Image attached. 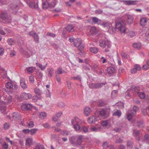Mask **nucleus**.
Returning a JSON list of instances; mask_svg holds the SVG:
<instances>
[{"label": "nucleus", "mask_w": 149, "mask_h": 149, "mask_svg": "<svg viewBox=\"0 0 149 149\" xmlns=\"http://www.w3.org/2000/svg\"><path fill=\"white\" fill-rule=\"evenodd\" d=\"M83 123V121L77 117H75L71 120V123L73 126V128L76 131L80 130L81 128V125Z\"/></svg>", "instance_id": "nucleus-1"}, {"label": "nucleus", "mask_w": 149, "mask_h": 149, "mask_svg": "<svg viewBox=\"0 0 149 149\" xmlns=\"http://www.w3.org/2000/svg\"><path fill=\"white\" fill-rule=\"evenodd\" d=\"M100 46L102 48H104L107 47L105 49L106 52H108L110 51L111 45L110 42L107 40L103 39L100 40L99 42Z\"/></svg>", "instance_id": "nucleus-2"}, {"label": "nucleus", "mask_w": 149, "mask_h": 149, "mask_svg": "<svg viewBox=\"0 0 149 149\" xmlns=\"http://www.w3.org/2000/svg\"><path fill=\"white\" fill-rule=\"evenodd\" d=\"M0 18L3 22L5 23H8L10 22L11 20V16L7 12H4L0 15Z\"/></svg>", "instance_id": "nucleus-3"}, {"label": "nucleus", "mask_w": 149, "mask_h": 149, "mask_svg": "<svg viewBox=\"0 0 149 149\" xmlns=\"http://www.w3.org/2000/svg\"><path fill=\"white\" fill-rule=\"evenodd\" d=\"M12 100V96H9L7 99L6 101L5 102H4L2 101H0V108L2 112H4L6 109V106H5V104L6 103H9L11 102Z\"/></svg>", "instance_id": "nucleus-4"}, {"label": "nucleus", "mask_w": 149, "mask_h": 149, "mask_svg": "<svg viewBox=\"0 0 149 149\" xmlns=\"http://www.w3.org/2000/svg\"><path fill=\"white\" fill-rule=\"evenodd\" d=\"M74 46L77 47L80 51L82 50L84 47V46L82 44V40L80 38H78L74 39Z\"/></svg>", "instance_id": "nucleus-5"}, {"label": "nucleus", "mask_w": 149, "mask_h": 149, "mask_svg": "<svg viewBox=\"0 0 149 149\" xmlns=\"http://www.w3.org/2000/svg\"><path fill=\"white\" fill-rule=\"evenodd\" d=\"M106 84V83L104 82L92 83L89 84V87L92 89H97L102 87Z\"/></svg>", "instance_id": "nucleus-6"}, {"label": "nucleus", "mask_w": 149, "mask_h": 149, "mask_svg": "<svg viewBox=\"0 0 149 149\" xmlns=\"http://www.w3.org/2000/svg\"><path fill=\"white\" fill-rule=\"evenodd\" d=\"M133 87L131 86V90L130 91H132L133 92L134 91H135V92L137 94H139V97L142 99H144L146 96V95L145 93L143 92H139V91H138V88L136 87H134V88L133 89H132V88Z\"/></svg>", "instance_id": "nucleus-7"}, {"label": "nucleus", "mask_w": 149, "mask_h": 149, "mask_svg": "<svg viewBox=\"0 0 149 149\" xmlns=\"http://www.w3.org/2000/svg\"><path fill=\"white\" fill-rule=\"evenodd\" d=\"M19 7L18 6L15 4H12L10 5L9 10L10 12L16 14L18 11Z\"/></svg>", "instance_id": "nucleus-8"}, {"label": "nucleus", "mask_w": 149, "mask_h": 149, "mask_svg": "<svg viewBox=\"0 0 149 149\" xmlns=\"http://www.w3.org/2000/svg\"><path fill=\"white\" fill-rule=\"evenodd\" d=\"M13 119L17 121H19L21 120L22 117L20 114L18 113L14 112L12 115Z\"/></svg>", "instance_id": "nucleus-9"}, {"label": "nucleus", "mask_w": 149, "mask_h": 149, "mask_svg": "<svg viewBox=\"0 0 149 149\" xmlns=\"http://www.w3.org/2000/svg\"><path fill=\"white\" fill-rule=\"evenodd\" d=\"M36 4H36L35 3L32 2H30L28 4L30 8H34L38 11H39L40 9L38 7V3L37 2Z\"/></svg>", "instance_id": "nucleus-10"}, {"label": "nucleus", "mask_w": 149, "mask_h": 149, "mask_svg": "<svg viewBox=\"0 0 149 149\" xmlns=\"http://www.w3.org/2000/svg\"><path fill=\"white\" fill-rule=\"evenodd\" d=\"M100 114L102 116L104 117V118H107L109 116V113L107 110L102 109L100 112Z\"/></svg>", "instance_id": "nucleus-11"}, {"label": "nucleus", "mask_w": 149, "mask_h": 149, "mask_svg": "<svg viewBox=\"0 0 149 149\" xmlns=\"http://www.w3.org/2000/svg\"><path fill=\"white\" fill-rule=\"evenodd\" d=\"M21 107L23 110L30 111L31 109L32 108V106L30 104H24L22 105Z\"/></svg>", "instance_id": "nucleus-12"}, {"label": "nucleus", "mask_w": 149, "mask_h": 149, "mask_svg": "<svg viewBox=\"0 0 149 149\" xmlns=\"http://www.w3.org/2000/svg\"><path fill=\"white\" fill-rule=\"evenodd\" d=\"M97 118L96 116H91L88 118V121L90 123H95L97 121Z\"/></svg>", "instance_id": "nucleus-13"}, {"label": "nucleus", "mask_w": 149, "mask_h": 149, "mask_svg": "<svg viewBox=\"0 0 149 149\" xmlns=\"http://www.w3.org/2000/svg\"><path fill=\"white\" fill-rule=\"evenodd\" d=\"M92 24H97L98 25L101 24V20L96 17H93L92 18Z\"/></svg>", "instance_id": "nucleus-14"}, {"label": "nucleus", "mask_w": 149, "mask_h": 149, "mask_svg": "<svg viewBox=\"0 0 149 149\" xmlns=\"http://www.w3.org/2000/svg\"><path fill=\"white\" fill-rule=\"evenodd\" d=\"M21 96L22 98L24 100L30 99L32 97V95L31 94L26 93H22Z\"/></svg>", "instance_id": "nucleus-15"}, {"label": "nucleus", "mask_w": 149, "mask_h": 149, "mask_svg": "<svg viewBox=\"0 0 149 149\" xmlns=\"http://www.w3.org/2000/svg\"><path fill=\"white\" fill-rule=\"evenodd\" d=\"M127 5H135L136 4V2L137 1L136 0H127L123 1Z\"/></svg>", "instance_id": "nucleus-16"}, {"label": "nucleus", "mask_w": 149, "mask_h": 149, "mask_svg": "<svg viewBox=\"0 0 149 149\" xmlns=\"http://www.w3.org/2000/svg\"><path fill=\"white\" fill-rule=\"evenodd\" d=\"M127 22L129 24H131L132 23L134 19L133 16L131 15H127Z\"/></svg>", "instance_id": "nucleus-17"}, {"label": "nucleus", "mask_w": 149, "mask_h": 149, "mask_svg": "<svg viewBox=\"0 0 149 149\" xmlns=\"http://www.w3.org/2000/svg\"><path fill=\"white\" fill-rule=\"evenodd\" d=\"M83 141V137L82 136H79L77 137L76 145H80L81 143Z\"/></svg>", "instance_id": "nucleus-18"}, {"label": "nucleus", "mask_w": 149, "mask_h": 149, "mask_svg": "<svg viewBox=\"0 0 149 149\" xmlns=\"http://www.w3.org/2000/svg\"><path fill=\"white\" fill-rule=\"evenodd\" d=\"M20 86L23 89H25L27 88V85L25 82L24 79L21 78L20 79Z\"/></svg>", "instance_id": "nucleus-19"}, {"label": "nucleus", "mask_w": 149, "mask_h": 149, "mask_svg": "<svg viewBox=\"0 0 149 149\" xmlns=\"http://www.w3.org/2000/svg\"><path fill=\"white\" fill-rule=\"evenodd\" d=\"M147 22L146 19L144 17H142L140 19V23L141 26H145L146 25Z\"/></svg>", "instance_id": "nucleus-20"}, {"label": "nucleus", "mask_w": 149, "mask_h": 149, "mask_svg": "<svg viewBox=\"0 0 149 149\" xmlns=\"http://www.w3.org/2000/svg\"><path fill=\"white\" fill-rule=\"evenodd\" d=\"M49 7H50V5L46 0L44 2H43L42 3V7L43 9H46Z\"/></svg>", "instance_id": "nucleus-21"}, {"label": "nucleus", "mask_w": 149, "mask_h": 149, "mask_svg": "<svg viewBox=\"0 0 149 149\" xmlns=\"http://www.w3.org/2000/svg\"><path fill=\"white\" fill-rule=\"evenodd\" d=\"M50 5V7H54L56 4V0H46Z\"/></svg>", "instance_id": "nucleus-22"}, {"label": "nucleus", "mask_w": 149, "mask_h": 149, "mask_svg": "<svg viewBox=\"0 0 149 149\" xmlns=\"http://www.w3.org/2000/svg\"><path fill=\"white\" fill-rule=\"evenodd\" d=\"M77 137L76 136H72L69 139L70 142L73 145H76Z\"/></svg>", "instance_id": "nucleus-23"}, {"label": "nucleus", "mask_w": 149, "mask_h": 149, "mask_svg": "<svg viewBox=\"0 0 149 149\" xmlns=\"http://www.w3.org/2000/svg\"><path fill=\"white\" fill-rule=\"evenodd\" d=\"M139 134V131L135 130H134L133 132V135L134 136L136 137L137 138V140L138 141H139L140 139L139 137H138Z\"/></svg>", "instance_id": "nucleus-24"}, {"label": "nucleus", "mask_w": 149, "mask_h": 149, "mask_svg": "<svg viewBox=\"0 0 149 149\" xmlns=\"http://www.w3.org/2000/svg\"><path fill=\"white\" fill-rule=\"evenodd\" d=\"M115 26L116 29L121 31V22H116Z\"/></svg>", "instance_id": "nucleus-25"}, {"label": "nucleus", "mask_w": 149, "mask_h": 149, "mask_svg": "<svg viewBox=\"0 0 149 149\" xmlns=\"http://www.w3.org/2000/svg\"><path fill=\"white\" fill-rule=\"evenodd\" d=\"M34 92L36 94L38 95H40L42 94V91L38 88L37 87L34 88Z\"/></svg>", "instance_id": "nucleus-26"}, {"label": "nucleus", "mask_w": 149, "mask_h": 149, "mask_svg": "<svg viewBox=\"0 0 149 149\" xmlns=\"http://www.w3.org/2000/svg\"><path fill=\"white\" fill-rule=\"evenodd\" d=\"M65 29L69 32H73L74 31V27L71 25H68L65 28Z\"/></svg>", "instance_id": "nucleus-27"}, {"label": "nucleus", "mask_w": 149, "mask_h": 149, "mask_svg": "<svg viewBox=\"0 0 149 149\" xmlns=\"http://www.w3.org/2000/svg\"><path fill=\"white\" fill-rule=\"evenodd\" d=\"M115 71V68L112 67H108L107 69V72L109 74H111L113 73Z\"/></svg>", "instance_id": "nucleus-28"}, {"label": "nucleus", "mask_w": 149, "mask_h": 149, "mask_svg": "<svg viewBox=\"0 0 149 149\" xmlns=\"http://www.w3.org/2000/svg\"><path fill=\"white\" fill-rule=\"evenodd\" d=\"M8 44L10 45H14L16 42V40L12 38L8 39L7 40Z\"/></svg>", "instance_id": "nucleus-29"}, {"label": "nucleus", "mask_w": 149, "mask_h": 149, "mask_svg": "<svg viewBox=\"0 0 149 149\" xmlns=\"http://www.w3.org/2000/svg\"><path fill=\"white\" fill-rule=\"evenodd\" d=\"M139 110V108L137 106H134L132 110L131 111V113L133 115H134Z\"/></svg>", "instance_id": "nucleus-30"}, {"label": "nucleus", "mask_w": 149, "mask_h": 149, "mask_svg": "<svg viewBox=\"0 0 149 149\" xmlns=\"http://www.w3.org/2000/svg\"><path fill=\"white\" fill-rule=\"evenodd\" d=\"M91 110L90 108L88 107H86L84 110V112L86 116H88L90 113Z\"/></svg>", "instance_id": "nucleus-31"}, {"label": "nucleus", "mask_w": 149, "mask_h": 149, "mask_svg": "<svg viewBox=\"0 0 149 149\" xmlns=\"http://www.w3.org/2000/svg\"><path fill=\"white\" fill-rule=\"evenodd\" d=\"M46 113L44 112H41L39 114V117L41 119H43L46 116Z\"/></svg>", "instance_id": "nucleus-32"}, {"label": "nucleus", "mask_w": 149, "mask_h": 149, "mask_svg": "<svg viewBox=\"0 0 149 149\" xmlns=\"http://www.w3.org/2000/svg\"><path fill=\"white\" fill-rule=\"evenodd\" d=\"M133 47L134 48L137 49H139L141 48V45L140 43H134L133 44Z\"/></svg>", "instance_id": "nucleus-33"}, {"label": "nucleus", "mask_w": 149, "mask_h": 149, "mask_svg": "<svg viewBox=\"0 0 149 149\" xmlns=\"http://www.w3.org/2000/svg\"><path fill=\"white\" fill-rule=\"evenodd\" d=\"M33 140L31 138H28L27 139L26 142V145L28 146H30L32 143Z\"/></svg>", "instance_id": "nucleus-34"}, {"label": "nucleus", "mask_w": 149, "mask_h": 149, "mask_svg": "<svg viewBox=\"0 0 149 149\" xmlns=\"http://www.w3.org/2000/svg\"><path fill=\"white\" fill-rule=\"evenodd\" d=\"M80 132L86 133L88 132V130L86 127L85 126H82L81 127Z\"/></svg>", "instance_id": "nucleus-35"}, {"label": "nucleus", "mask_w": 149, "mask_h": 149, "mask_svg": "<svg viewBox=\"0 0 149 149\" xmlns=\"http://www.w3.org/2000/svg\"><path fill=\"white\" fill-rule=\"evenodd\" d=\"M90 51L94 54H96L99 50L98 48L97 47H91L90 49Z\"/></svg>", "instance_id": "nucleus-36"}, {"label": "nucleus", "mask_w": 149, "mask_h": 149, "mask_svg": "<svg viewBox=\"0 0 149 149\" xmlns=\"http://www.w3.org/2000/svg\"><path fill=\"white\" fill-rule=\"evenodd\" d=\"M113 116H117L118 117H120L121 115V112L120 110H117L116 111L114 112L113 114Z\"/></svg>", "instance_id": "nucleus-37"}, {"label": "nucleus", "mask_w": 149, "mask_h": 149, "mask_svg": "<svg viewBox=\"0 0 149 149\" xmlns=\"http://www.w3.org/2000/svg\"><path fill=\"white\" fill-rule=\"evenodd\" d=\"M137 126L139 128H142L144 126L143 122L142 120H139L136 123Z\"/></svg>", "instance_id": "nucleus-38"}, {"label": "nucleus", "mask_w": 149, "mask_h": 149, "mask_svg": "<svg viewBox=\"0 0 149 149\" xmlns=\"http://www.w3.org/2000/svg\"><path fill=\"white\" fill-rule=\"evenodd\" d=\"M136 32L133 31H130L128 32V36L132 38L136 36Z\"/></svg>", "instance_id": "nucleus-39"}, {"label": "nucleus", "mask_w": 149, "mask_h": 149, "mask_svg": "<svg viewBox=\"0 0 149 149\" xmlns=\"http://www.w3.org/2000/svg\"><path fill=\"white\" fill-rule=\"evenodd\" d=\"M54 70L51 68H49L48 69V76L50 77H52V75L53 73Z\"/></svg>", "instance_id": "nucleus-40"}, {"label": "nucleus", "mask_w": 149, "mask_h": 149, "mask_svg": "<svg viewBox=\"0 0 149 149\" xmlns=\"http://www.w3.org/2000/svg\"><path fill=\"white\" fill-rule=\"evenodd\" d=\"M6 88L8 89H10L13 87V85L12 83L9 82L6 83Z\"/></svg>", "instance_id": "nucleus-41"}, {"label": "nucleus", "mask_w": 149, "mask_h": 149, "mask_svg": "<svg viewBox=\"0 0 149 149\" xmlns=\"http://www.w3.org/2000/svg\"><path fill=\"white\" fill-rule=\"evenodd\" d=\"M90 32L93 34H95L96 32V28L95 26H92L90 29Z\"/></svg>", "instance_id": "nucleus-42"}, {"label": "nucleus", "mask_w": 149, "mask_h": 149, "mask_svg": "<svg viewBox=\"0 0 149 149\" xmlns=\"http://www.w3.org/2000/svg\"><path fill=\"white\" fill-rule=\"evenodd\" d=\"M117 91L116 90H114L112 91L111 93L112 97L114 98L117 95Z\"/></svg>", "instance_id": "nucleus-43"}, {"label": "nucleus", "mask_w": 149, "mask_h": 149, "mask_svg": "<svg viewBox=\"0 0 149 149\" xmlns=\"http://www.w3.org/2000/svg\"><path fill=\"white\" fill-rule=\"evenodd\" d=\"M36 65L37 66H38L39 68H40L42 70H44V69H45L46 66H43L42 65L40 64L39 63H36Z\"/></svg>", "instance_id": "nucleus-44"}, {"label": "nucleus", "mask_w": 149, "mask_h": 149, "mask_svg": "<svg viewBox=\"0 0 149 149\" xmlns=\"http://www.w3.org/2000/svg\"><path fill=\"white\" fill-rule=\"evenodd\" d=\"M34 149H44L43 145L40 144L36 145Z\"/></svg>", "instance_id": "nucleus-45"}, {"label": "nucleus", "mask_w": 149, "mask_h": 149, "mask_svg": "<svg viewBox=\"0 0 149 149\" xmlns=\"http://www.w3.org/2000/svg\"><path fill=\"white\" fill-rule=\"evenodd\" d=\"M37 130V129H33L30 130L29 132L31 134L33 135L36 133Z\"/></svg>", "instance_id": "nucleus-46"}, {"label": "nucleus", "mask_w": 149, "mask_h": 149, "mask_svg": "<svg viewBox=\"0 0 149 149\" xmlns=\"http://www.w3.org/2000/svg\"><path fill=\"white\" fill-rule=\"evenodd\" d=\"M34 38V40L36 42L38 43L39 42V37L38 35L36 33V34L34 35V36L33 37Z\"/></svg>", "instance_id": "nucleus-47"}, {"label": "nucleus", "mask_w": 149, "mask_h": 149, "mask_svg": "<svg viewBox=\"0 0 149 149\" xmlns=\"http://www.w3.org/2000/svg\"><path fill=\"white\" fill-rule=\"evenodd\" d=\"M26 69L29 73L31 74L33 72V68L31 67L26 68Z\"/></svg>", "instance_id": "nucleus-48"}, {"label": "nucleus", "mask_w": 149, "mask_h": 149, "mask_svg": "<svg viewBox=\"0 0 149 149\" xmlns=\"http://www.w3.org/2000/svg\"><path fill=\"white\" fill-rule=\"evenodd\" d=\"M65 106L64 103L63 102H59L58 103V106L60 108H62L64 107Z\"/></svg>", "instance_id": "nucleus-49"}, {"label": "nucleus", "mask_w": 149, "mask_h": 149, "mask_svg": "<svg viewBox=\"0 0 149 149\" xmlns=\"http://www.w3.org/2000/svg\"><path fill=\"white\" fill-rule=\"evenodd\" d=\"M29 80L30 82L31 83H33L34 81V76H30L29 77Z\"/></svg>", "instance_id": "nucleus-50"}, {"label": "nucleus", "mask_w": 149, "mask_h": 149, "mask_svg": "<svg viewBox=\"0 0 149 149\" xmlns=\"http://www.w3.org/2000/svg\"><path fill=\"white\" fill-rule=\"evenodd\" d=\"M115 137L116 138V140L115 141V143H120L121 141L120 138L118 137L117 136H116Z\"/></svg>", "instance_id": "nucleus-51"}, {"label": "nucleus", "mask_w": 149, "mask_h": 149, "mask_svg": "<svg viewBox=\"0 0 149 149\" xmlns=\"http://www.w3.org/2000/svg\"><path fill=\"white\" fill-rule=\"evenodd\" d=\"M98 105L101 107L105 105L104 102L102 101H100L98 102Z\"/></svg>", "instance_id": "nucleus-52"}, {"label": "nucleus", "mask_w": 149, "mask_h": 149, "mask_svg": "<svg viewBox=\"0 0 149 149\" xmlns=\"http://www.w3.org/2000/svg\"><path fill=\"white\" fill-rule=\"evenodd\" d=\"M103 147L104 148H107L108 147V143L107 142H104L103 144Z\"/></svg>", "instance_id": "nucleus-53"}, {"label": "nucleus", "mask_w": 149, "mask_h": 149, "mask_svg": "<svg viewBox=\"0 0 149 149\" xmlns=\"http://www.w3.org/2000/svg\"><path fill=\"white\" fill-rule=\"evenodd\" d=\"M61 133L63 136H68L69 135L68 132L65 131H61Z\"/></svg>", "instance_id": "nucleus-54"}, {"label": "nucleus", "mask_w": 149, "mask_h": 149, "mask_svg": "<svg viewBox=\"0 0 149 149\" xmlns=\"http://www.w3.org/2000/svg\"><path fill=\"white\" fill-rule=\"evenodd\" d=\"M28 125L29 127V128H32L33 127L34 125V123L32 121H30L28 123Z\"/></svg>", "instance_id": "nucleus-55"}, {"label": "nucleus", "mask_w": 149, "mask_h": 149, "mask_svg": "<svg viewBox=\"0 0 149 149\" xmlns=\"http://www.w3.org/2000/svg\"><path fill=\"white\" fill-rule=\"evenodd\" d=\"M127 29L125 26H122V33H125Z\"/></svg>", "instance_id": "nucleus-56"}, {"label": "nucleus", "mask_w": 149, "mask_h": 149, "mask_svg": "<svg viewBox=\"0 0 149 149\" xmlns=\"http://www.w3.org/2000/svg\"><path fill=\"white\" fill-rule=\"evenodd\" d=\"M133 115L132 113H128L127 115V118L129 120L131 119L132 118V116Z\"/></svg>", "instance_id": "nucleus-57"}, {"label": "nucleus", "mask_w": 149, "mask_h": 149, "mask_svg": "<svg viewBox=\"0 0 149 149\" xmlns=\"http://www.w3.org/2000/svg\"><path fill=\"white\" fill-rule=\"evenodd\" d=\"M72 79H74V80H77L78 79L79 81H81V77L79 76H78L76 77H72Z\"/></svg>", "instance_id": "nucleus-58"}, {"label": "nucleus", "mask_w": 149, "mask_h": 149, "mask_svg": "<svg viewBox=\"0 0 149 149\" xmlns=\"http://www.w3.org/2000/svg\"><path fill=\"white\" fill-rule=\"evenodd\" d=\"M9 127V125L8 123H6L4 125V128L5 129H7Z\"/></svg>", "instance_id": "nucleus-59"}, {"label": "nucleus", "mask_w": 149, "mask_h": 149, "mask_svg": "<svg viewBox=\"0 0 149 149\" xmlns=\"http://www.w3.org/2000/svg\"><path fill=\"white\" fill-rule=\"evenodd\" d=\"M116 30L117 29H116V28H113L112 26L110 27L109 29V31L111 30L113 32H115Z\"/></svg>", "instance_id": "nucleus-60"}, {"label": "nucleus", "mask_w": 149, "mask_h": 149, "mask_svg": "<svg viewBox=\"0 0 149 149\" xmlns=\"http://www.w3.org/2000/svg\"><path fill=\"white\" fill-rule=\"evenodd\" d=\"M134 68H135V69L137 70H139L141 69V67L139 65L136 64L134 65Z\"/></svg>", "instance_id": "nucleus-61"}, {"label": "nucleus", "mask_w": 149, "mask_h": 149, "mask_svg": "<svg viewBox=\"0 0 149 149\" xmlns=\"http://www.w3.org/2000/svg\"><path fill=\"white\" fill-rule=\"evenodd\" d=\"M55 76L56 80L58 83H60L61 82V78L57 74Z\"/></svg>", "instance_id": "nucleus-62"}, {"label": "nucleus", "mask_w": 149, "mask_h": 149, "mask_svg": "<svg viewBox=\"0 0 149 149\" xmlns=\"http://www.w3.org/2000/svg\"><path fill=\"white\" fill-rule=\"evenodd\" d=\"M144 139L145 140L147 141H149V135L148 134L145 135L144 136Z\"/></svg>", "instance_id": "nucleus-63"}, {"label": "nucleus", "mask_w": 149, "mask_h": 149, "mask_svg": "<svg viewBox=\"0 0 149 149\" xmlns=\"http://www.w3.org/2000/svg\"><path fill=\"white\" fill-rule=\"evenodd\" d=\"M38 77L39 79H41L42 77L43 74L41 72H38L37 73Z\"/></svg>", "instance_id": "nucleus-64"}]
</instances>
